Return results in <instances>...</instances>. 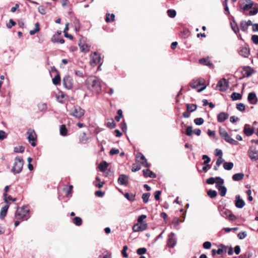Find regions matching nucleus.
I'll list each match as a JSON object with an SVG mask.
<instances>
[{
	"mask_svg": "<svg viewBox=\"0 0 258 258\" xmlns=\"http://www.w3.org/2000/svg\"><path fill=\"white\" fill-rule=\"evenodd\" d=\"M86 84L87 88L95 93H99L101 90L100 82L95 76L88 77L86 81Z\"/></svg>",
	"mask_w": 258,
	"mask_h": 258,
	"instance_id": "nucleus-1",
	"label": "nucleus"
},
{
	"mask_svg": "<svg viewBox=\"0 0 258 258\" xmlns=\"http://www.w3.org/2000/svg\"><path fill=\"white\" fill-rule=\"evenodd\" d=\"M205 80L203 78H200L197 80H193L190 83V86L194 89H196L198 92H201L204 90L206 86L205 85Z\"/></svg>",
	"mask_w": 258,
	"mask_h": 258,
	"instance_id": "nucleus-2",
	"label": "nucleus"
},
{
	"mask_svg": "<svg viewBox=\"0 0 258 258\" xmlns=\"http://www.w3.org/2000/svg\"><path fill=\"white\" fill-rule=\"evenodd\" d=\"M24 161L23 159L20 157H16L15 159L14 166L12 169V171L15 173H20L23 169Z\"/></svg>",
	"mask_w": 258,
	"mask_h": 258,
	"instance_id": "nucleus-3",
	"label": "nucleus"
},
{
	"mask_svg": "<svg viewBox=\"0 0 258 258\" xmlns=\"http://www.w3.org/2000/svg\"><path fill=\"white\" fill-rule=\"evenodd\" d=\"M29 210L25 209L24 207H19L17 209L15 213V217L18 220H25L27 219V215L28 214Z\"/></svg>",
	"mask_w": 258,
	"mask_h": 258,
	"instance_id": "nucleus-4",
	"label": "nucleus"
},
{
	"mask_svg": "<svg viewBox=\"0 0 258 258\" xmlns=\"http://www.w3.org/2000/svg\"><path fill=\"white\" fill-rule=\"evenodd\" d=\"M85 113V110L79 106H74L70 110V115L73 116L76 118H80L82 117Z\"/></svg>",
	"mask_w": 258,
	"mask_h": 258,
	"instance_id": "nucleus-5",
	"label": "nucleus"
},
{
	"mask_svg": "<svg viewBox=\"0 0 258 258\" xmlns=\"http://www.w3.org/2000/svg\"><path fill=\"white\" fill-rule=\"evenodd\" d=\"M216 87L219 91L225 92L229 87V82L226 79L223 78L218 81Z\"/></svg>",
	"mask_w": 258,
	"mask_h": 258,
	"instance_id": "nucleus-6",
	"label": "nucleus"
},
{
	"mask_svg": "<svg viewBox=\"0 0 258 258\" xmlns=\"http://www.w3.org/2000/svg\"><path fill=\"white\" fill-rule=\"evenodd\" d=\"M91 65L93 67L96 66L99 64L101 61V58L100 54L96 52H94L90 55Z\"/></svg>",
	"mask_w": 258,
	"mask_h": 258,
	"instance_id": "nucleus-7",
	"label": "nucleus"
},
{
	"mask_svg": "<svg viewBox=\"0 0 258 258\" xmlns=\"http://www.w3.org/2000/svg\"><path fill=\"white\" fill-rule=\"evenodd\" d=\"M136 162L139 163L142 166L145 167H148L150 166V165L148 163L147 159L141 153H139L136 155Z\"/></svg>",
	"mask_w": 258,
	"mask_h": 258,
	"instance_id": "nucleus-8",
	"label": "nucleus"
},
{
	"mask_svg": "<svg viewBox=\"0 0 258 258\" xmlns=\"http://www.w3.org/2000/svg\"><path fill=\"white\" fill-rule=\"evenodd\" d=\"M248 156L251 160H258V151L255 147H251L248 151Z\"/></svg>",
	"mask_w": 258,
	"mask_h": 258,
	"instance_id": "nucleus-9",
	"label": "nucleus"
},
{
	"mask_svg": "<svg viewBox=\"0 0 258 258\" xmlns=\"http://www.w3.org/2000/svg\"><path fill=\"white\" fill-rule=\"evenodd\" d=\"M27 134L28 135L27 139L29 143L33 147H35L36 146V143H35V141H36V135L35 132L33 130H29L27 132Z\"/></svg>",
	"mask_w": 258,
	"mask_h": 258,
	"instance_id": "nucleus-10",
	"label": "nucleus"
},
{
	"mask_svg": "<svg viewBox=\"0 0 258 258\" xmlns=\"http://www.w3.org/2000/svg\"><path fill=\"white\" fill-rule=\"evenodd\" d=\"M148 227V224L146 222H141L135 224L133 227V230L134 232H139L145 230Z\"/></svg>",
	"mask_w": 258,
	"mask_h": 258,
	"instance_id": "nucleus-11",
	"label": "nucleus"
},
{
	"mask_svg": "<svg viewBox=\"0 0 258 258\" xmlns=\"http://www.w3.org/2000/svg\"><path fill=\"white\" fill-rule=\"evenodd\" d=\"M63 84L65 88L72 89L73 87V79L70 76H66L63 79Z\"/></svg>",
	"mask_w": 258,
	"mask_h": 258,
	"instance_id": "nucleus-12",
	"label": "nucleus"
},
{
	"mask_svg": "<svg viewBox=\"0 0 258 258\" xmlns=\"http://www.w3.org/2000/svg\"><path fill=\"white\" fill-rule=\"evenodd\" d=\"M176 244V240L175 237V234L174 233H171L169 236L167 241V245L169 247H173Z\"/></svg>",
	"mask_w": 258,
	"mask_h": 258,
	"instance_id": "nucleus-13",
	"label": "nucleus"
},
{
	"mask_svg": "<svg viewBox=\"0 0 258 258\" xmlns=\"http://www.w3.org/2000/svg\"><path fill=\"white\" fill-rule=\"evenodd\" d=\"M220 215L223 217H228L231 220H234L235 217L233 215L230 211L224 209L220 212Z\"/></svg>",
	"mask_w": 258,
	"mask_h": 258,
	"instance_id": "nucleus-14",
	"label": "nucleus"
},
{
	"mask_svg": "<svg viewBox=\"0 0 258 258\" xmlns=\"http://www.w3.org/2000/svg\"><path fill=\"white\" fill-rule=\"evenodd\" d=\"M254 127H251L249 124H245L244 126L243 132L247 136H251L254 133Z\"/></svg>",
	"mask_w": 258,
	"mask_h": 258,
	"instance_id": "nucleus-15",
	"label": "nucleus"
},
{
	"mask_svg": "<svg viewBox=\"0 0 258 258\" xmlns=\"http://www.w3.org/2000/svg\"><path fill=\"white\" fill-rule=\"evenodd\" d=\"M247 100L249 103L251 104H256L257 102V98L255 93L254 92H250L248 94Z\"/></svg>",
	"mask_w": 258,
	"mask_h": 258,
	"instance_id": "nucleus-16",
	"label": "nucleus"
},
{
	"mask_svg": "<svg viewBox=\"0 0 258 258\" xmlns=\"http://www.w3.org/2000/svg\"><path fill=\"white\" fill-rule=\"evenodd\" d=\"M245 205L244 201L240 198L239 195L235 197V206L238 208H242Z\"/></svg>",
	"mask_w": 258,
	"mask_h": 258,
	"instance_id": "nucleus-17",
	"label": "nucleus"
},
{
	"mask_svg": "<svg viewBox=\"0 0 258 258\" xmlns=\"http://www.w3.org/2000/svg\"><path fill=\"white\" fill-rule=\"evenodd\" d=\"M253 73L254 71L253 69L249 67H245L243 69V75L244 77H249Z\"/></svg>",
	"mask_w": 258,
	"mask_h": 258,
	"instance_id": "nucleus-18",
	"label": "nucleus"
},
{
	"mask_svg": "<svg viewBox=\"0 0 258 258\" xmlns=\"http://www.w3.org/2000/svg\"><path fill=\"white\" fill-rule=\"evenodd\" d=\"M218 121L220 122H223L229 117V114L227 113L221 112L218 115Z\"/></svg>",
	"mask_w": 258,
	"mask_h": 258,
	"instance_id": "nucleus-19",
	"label": "nucleus"
},
{
	"mask_svg": "<svg viewBox=\"0 0 258 258\" xmlns=\"http://www.w3.org/2000/svg\"><path fill=\"white\" fill-rule=\"evenodd\" d=\"M239 53L244 57H247L249 55V49L246 47H243L240 50Z\"/></svg>",
	"mask_w": 258,
	"mask_h": 258,
	"instance_id": "nucleus-20",
	"label": "nucleus"
},
{
	"mask_svg": "<svg viewBox=\"0 0 258 258\" xmlns=\"http://www.w3.org/2000/svg\"><path fill=\"white\" fill-rule=\"evenodd\" d=\"M143 172L145 177H156V175L149 169L143 170Z\"/></svg>",
	"mask_w": 258,
	"mask_h": 258,
	"instance_id": "nucleus-21",
	"label": "nucleus"
},
{
	"mask_svg": "<svg viewBox=\"0 0 258 258\" xmlns=\"http://www.w3.org/2000/svg\"><path fill=\"white\" fill-rule=\"evenodd\" d=\"M9 208V205H7L4 206L1 211L0 212V218L2 219H4L5 216L7 215L8 210Z\"/></svg>",
	"mask_w": 258,
	"mask_h": 258,
	"instance_id": "nucleus-22",
	"label": "nucleus"
},
{
	"mask_svg": "<svg viewBox=\"0 0 258 258\" xmlns=\"http://www.w3.org/2000/svg\"><path fill=\"white\" fill-rule=\"evenodd\" d=\"M224 139L226 142L232 145H237L238 144V142L232 138L229 134L226 136Z\"/></svg>",
	"mask_w": 258,
	"mask_h": 258,
	"instance_id": "nucleus-23",
	"label": "nucleus"
},
{
	"mask_svg": "<svg viewBox=\"0 0 258 258\" xmlns=\"http://www.w3.org/2000/svg\"><path fill=\"white\" fill-rule=\"evenodd\" d=\"M128 181V177L125 175H121L118 179V182L120 184H126Z\"/></svg>",
	"mask_w": 258,
	"mask_h": 258,
	"instance_id": "nucleus-24",
	"label": "nucleus"
},
{
	"mask_svg": "<svg viewBox=\"0 0 258 258\" xmlns=\"http://www.w3.org/2000/svg\"><path fill=\"white\" fill-rule=\"evenodd\" d=\"M108 163L106 161L101 162L98 165V168L101 172H105L108 167Z\"/></svg>",
	"mask_w": 258,
	"mask_h": 258,
	"instance_id": "nucleus-25",
	"label": "nucleus"
},
{
	"mask_svg": "<svg viewBox=\"0 0 258 258\" xmlns=\"http://www.w3.org/2000/svg\"><path fill=\"white\" fill-rule=\"evenodd\" d=\"M60 134L62 136H66L68 135V129L65 124H62L59 127Z\"/></svg>",
	"mask_w": 258,
	"mask_h": 258,
	"instance_id": "nucleus-26",
	"label": "nucleus"
},
{
	"mask_svg": "<svg viewBox=\"0 0 258 258\" xmlns=\"http://www.w3.org/2000/svg\"><path fill=\"white\" fill-rule=\"evenodd\" d=\"M79 46H80L81 51H82V52H88L90 50V46L88 45L87 44H86V43L81 44L80 43H79Z\"/></svg>",
	"mask_w": 258,
	"mask_h": 258,
	"instance_id": "nucleus-27",
	"label": "nucleus"
},
{
	"mask_svg": "<svg viewBox=\"0 0 258 258\" xmlns=\"http://www.w3.org/2000/svg\"><path fill=\"white\" fill-rule=\"evenodd\" d=\"M244 176L242 173H236L233 175L232 179L234 181H239L243 178Z\"/></svg>",
	"mask_w": 258,
	"mask_h": 258,
	"instance_id": "nucleus-28",
	"label": "nucleus"
},
{
	"mask_svg": "<svg viewBox=\"0 0 258 258\" xmlns=\"http://www.w3.org/2000/svg\"><path fill=\"white\" fill-rule=\"evenodd\" d=\"M253 5V2L251 0H246V4L243 6L244 11L248 10L252 8Z\"/></svg>",
	"mask_w": 258,
	"mask_h": 258,
	"instance_id": "nucleus-29",
	"label": "nucleus"
},
{
	"mask_svg": "<svg viewBox=\"0 0 258 258\" xmlns=\"http://www.w3.org/2000/svg\"><path fill=\"white\" fill-rule=\"evenodd\" d=\"M40 30V25L38 22L35 24V28L30 31L29 33L31 35H33Z\"/></svg>",
	"mask_w": 258,
	"mask_h": 258,
	"instance_id": "nucleus-30",
	"label": "nucleus"
},
{
	"mask_svg": "<svg viewBox=\"0 0 258 258\" xmlns=\"http://www.w3.org/2000/svg\"><path fill=\"white\" fill-rule=\"evenodd\" d=\"M231 98L232 100H241L242 98V95L241 94L236 92H233L231 95Z\"/></svg>",
	"mask_w": 258,
	"mask_h": 258,
	"instance_id": "nucleus-31",
	"label": "nucleus"
},
{
	"mask_svg": "<svg viewBox=\"0 0 258 258\" xmlns=\"http://www.w3.org/2000/svg\"><path fill=\"white\" fill-rule=\"evenodd\" d=\"M219 249L217 250V253L218 254H221L223 252L226 253L227 252V250L228 248L227 246H226L223 244H221L219 246Z\"/></svg>",
	"mask_w": 258,
	"mask_h": 258,
	"instance_id": "nucleus-32",
	"label": "nucleus"
},
{
	"mask_svg": "<svg viewBox=\"0 0 258 258\" xmlns=\"http://www.w3.org/2000/svg\"><path fill=\"white\" fill-rule=\"evenodd\" d=\"M217 188L218 189L219 194L221 197H224L226 195L227 189L224 186H220Z\"/></svg>",
	"mask_w": 258,
	"mask_h": 258,
	"instance_id": "nucleus-33",
	"label": "nucleus"
},
{
	"mask_svg": "<svg viewBox=\"0 0 258 258\" xmlns=\"http://www.w3.org/2000/svg\"><path fill=\"white\" fill-rule=\"evenodd\" d=\"M215 183H216V188H218L219 186L223 185L224 180L220 177H216Z\"/></svg>",
	"mask_w": 258,
	"mask_h": 258,
	"instance_id": "nucleus-34",
	"label": "nucleus"
},
{
	"mask_svg": "<svg viewBox=\"0 0 258 258\" xmlns=\"http://www.w3.org/2000/svg\"><path fill=\"white\" fill-rule=\"evenodd\" d=\"M230 25L232 30L237 34L239 32V28L236 22L233 21L230 23Z\"/></svg>",
	"mask_w": 258,
	"mask_h": 258,
	"instance_id": "nucleus-35",
	"label": "nucleus"
},
{
	"mask_svg": "<svg viewBox=\"0 0 258 258\" xmlns=\"http://www.w3.org/2000/svg\"><path fill=\"white\" fill-rule=\"evenodd\" d=\"M186 106L187 110L190 112L194 111L197 109V105L194 104H186Z\"/></svg>",
	"mask_w": 258,
	"mask_h": 258,
	"instance_id": "nucleus-36",
	"label": "nucleus"
},
{
	"mask_svg": "<svg viewBox=\"0 0 258 258\" xmlns=\"http://www.w3.org/2000/svg\"><path fill=\"white\" fill-rule=\"evenodd\" d=\"M73 223L76 225L79 226L82 224V220L79 217H76L73 219Z\"/></svg>",
	"mask_w": 258,
	"mask_h": 258,
	"instance_id": "nucleus-37",
	"label": "nucleus"
},
{
	"mask_svg": "<svg viewBox=\"0 0 258 258\" xmlns=\"http://www.w3.org/2000/svg\"><path fill=\"white\" fill-rule=\"evenodd\" d=\"M233 167V163L232 162H225L223 164V167L225 170H231Z\"/></svg>",
	"mask_w": 258,
	"mask_h": 258,
	"instance_id": "nucleus-38",
	"label": "nucleus"
},
{
	"mask_svg": "<svg viewBox=\"0 0 258 258\" xmlns=\"http://www.w3.org/2000/svg\"><path fill=\"white\" fill-rule=\"evenodd\" d=\"M248 27L247 26V23L245 21H242L240 22V28L243 32H246Z\"/></svg>",
	"mask_w": 258,
	"mask_h": 258,
	"instance_id": "nucleus-39",
	"label": "nucleus"
},
{
	"mask_svg": "<svg viewBox=\"0 0 258 258\" xmlns=\"http://www.w3.org/2000/svg\"><path fill=\"white\" fill-rule=\"evenodd\" d=\"M150 196V194L149 192L144 193L142 196V199L145 203H147L149 201V198Z\"/></svg>",
	"mask_w": 258,
	"mask_h": 258,
	"instance_id": "nucleus-40",
	"label": "nucleus"
},
{
	"mask_svg": "<svg viewBox=\"0 0 258 258\" xmlns=\"http://www.w3.org/2000/svg\"><path fill=\"white\" fill-rule=\"evenodd\" d=\"M207 195L211 198H215L217 195V193L216 190H212L210 189L208 191Z\"/></svg>",
	"mask_w": 258,
	"mask_h": 258,
	"instance_id": "nucleus-41",
	"label": "nucleus"
},
{
	"mask_svg": "<svg viewBox=\"0 0 258 258\" xmlns=\"http://www.w3.org/2000/svg\"><path fill=\"white\" fill-rule=\"evenodd\" d=\"M52 82L54 85H58L60 83V77L59 75H57L52 79Z\"/></svg>",
	"mask_w": 258,
	"mask_h": 258,
	"instance_id": "nucleus-42",
	"label": "nucleus"
},
{
	"mask_svg": "<svg viewBox=\"0 0 258 258\" xmlns=\"http://www.w3.org/2000/svg\"><path fill=\"white\" fill-rule=\"evenodd\" d=\"M124 197L125 198H126L128 200L130 201H134L135 200V195L134 194H130L128 192H126L124 195Z\"/></svg>",
	"mask_w": 258,
	"mask_h": 258,
	"instance_id": "nucleus-43",
	"label": "nucleus"
},
{
	"mask_svg": "<svg viewBox=\"0 0 258 258\" xmlns=\"http://www.w3.org/2000/svg\"><path fill=\"white\" fill-rule=\"evenodd\" d=\"M24 150L25 147L22 146H19L14 148V151L16 153H22Z\"/></svg>",
	"mask_w": 258,
	"mask_h": 258,
	"instance_id": "nucleus-44",
	"label": "nucleus"
},
{
	"mask_svg": "<svg viewBox=\"0 0 258 258\" xmlns=\"http://www.w3.org/2000/svg\"><path fill=\"white\" fill-rule=\"evenodd\" d=\"M204 122V120L203 118H197L194 119V122L196 125H202Z\"/></svg>",
	"mask_w": 258,
	"mask_h": 258,
	"instance_id": "nucleus-45",
	"label": "nucleus"
},
{
	"mask_svg": "<svg viewBox=\"0 0 258 258\" xmlns=\"http://www.w3.org/2000/svg\"><path fill=\"white\" fill-rule=\"evenodd\" d=\"M167 14L169 17L173 18L175 17L176 13L175 10L170 9L167 11Z\"/></svg>",
	"mask_w": 258,
	"mask_h": 258,
	"instance_id": "nucleus-46",
	"label": "nucleus"
},
{
	"mask_svg": "<svg viewBox=\"0 0 258 258\" xmlns=\"http://www.w3.org/2000/svg\"><path fill=\"white\" fill-rule=\"evenodd\" d=\"M80 141L81 143L84 144L87 142V138L86 137V134L85 133H83L82 135H81Z\"/></svg>",
	"mask_w": 258,
	"mask_h": 258,
	"instance_id": "nucleus-47",
	"label": "nucleus"
},
{
	"mask_svg": "<svg viewBox=\"0 0 258 258\" xmlns=\"http://www.w3.org/2000/svg\"><path fill=\"white\" fill-rule=\"evenodd\" d=\"M236 108L239 111H243L245 108V105L242 103L237 104Z\"/></svg>",
	"mask_w": 258,
	"mask_h": 258,
	"instance_id": "nucleus-48",
	"label": "nucleus"
},
{
	"mask_svg": "<svg viewBox=\"0 0 258 258\" xmlns=\"http://www.w3.org/2000/svg\"><path fill=\"white\" fill-rule=\"evenodd\" d=\"M39 12L42 15H45L46 13V8L43 6H40L38 8Z\"/></svg>",
	"mask_w": 258,
	"mask_h": 258,
	"instance_id": "nucleus-49",
	"label": "nucleus"
},
{
	"mask_svg": "<svg viewBox=\"0 0 258 258\" xmlns=\"http://www.w3.org/2000/svg\"><path fill=\"white\" fill-rule=\"evenodd\" d=\"M199 62L200 63L206 65V66L212 65V63L209 60H208L205 58H202V59H200Z\"/></svg>",
	"mask_w": 258,
	"mask_h": 258,
	"instance_id": "nucleus-50",
	"label": "nucleus"
},
{
	"mask_svg": "<svg viewBox=\"0 0 258 258\" xmlns=\"http://www.w3.org/2000/svg\"><path fill=\"white\" fill-rule=\"evenodd\" d=\"M147 251V249L144 247L138 248L137 250V253L139 255H142L145 253Z\"/></svg>",
	"mask_w": 258,
	"mask_h": 258,
	"instance_id": "nucleus-51",
	"label": "nucleus"
},
{
	"mask_svg": "<svg viewBox=\"0 0 258 258\" xmlns=\"http://www.w3.org/2000/svg\"><path fill=\"white\" fill-rule=\"evenodd\" d=\"M118 115L115 116V119L117 121H119L120 119L122 117V111L121 109L117 111Z\"/></svg>",
	"mask_w": 258,
	"mask_h": 258,
	"instance_id": "nucleus-52",
	"label": "nucleus"
},
{
	"mask_svg": "<svg viewBox=\"0 0 258 258\" xmlns=\"http://www.w3.org/2000/svg\"><path fill=\"white\" fill-rule=\"evenodd\" d=\"M219 134L223 139L226 137V136L228 135L227 132L225 130L222 129L221 128H220L219 130Z\"/></svg>",
	"mask_w": 258,
	"mask_h": 258,
	"instance_id": "nucleus-53",
	"label": "nucleus"
},
{
	"mask_svg": "<svg viewBox=\"0 0 258 258\" xmlns=\"http://www.w3.org/2000/svg\"><path fill=\"white\" fill-rule=\"evenodd\" d=\"M16 25V23L13 19H10L9 20V23L7 24V27L10 29L12 27V26H14Z\"/></svg>",
	"mask_w": 258,
	"mask_h": 258,
	"instance_id": "nucleus-54",
	"label": "nucleus"
},
{
	"mask_svg": "<svg viewBox=\"0 0 258 258\" xmlns=\"http://www.w3.org/2000/svg\"><path fill=\"white\" fill-rule=\"evenodd\" d=\"M9 186H6L5 187V193L4 194V199H5V202L6 203H8V199H7V196H8V194H7V192L9 190Z\"/></svg>",
	"mask_w": 258,
	"mask_h": 258,
	"instance_id": "nucleus-55",
	"label": "nucleus"
},
{
	"mask_svg": "<svg viewBox=\"0 0 258 258\" xmlns=\"http://www.w3.org/2000/svg\"><path fill=\"white\" fill-rule=\"evenodd\" d=\"M193 133L192 128L191 126H189L186 128V134L187 136H190Z\"/></svg>",
	"mask_w": 258,
	"mask_h": 258,
	"instance_id": "nucleus-56",
	"label": "nucleus"
},
{
	"mask_svg": "<svg viewBox=\"0 0 258 258\" xmlns=\"http://www.w3.org/2000/svg\"><path fill=\"white\" fill-rule=\"evenodd\" d=\"M202 159L203 160H205V161L204 162V164H208L211 161L210 158L207 155H204L202 156Z\"/></svg>",
	"mask_w": 258,
	"mask_h": 258,
	"instance_id": "nucleus-57",
	"label": "nucleus"
},
{
	"mask_svg": "<svg viewBox=\"0 0 258 258\" xmlns=\"http://www.w3.org/2000/svg\"><path fill=\"white\" fill-rule=\"evenodd\" d=\"M65 98V95L62 93L60 95H58L57 99L59 102L63 103Z\"/></svg>",
	"mask_w": 258,
	"mask_h": 258,
	"instance_id": "nucleus-58",
	"label": "nucleus"
},
{
	"mask_svg": "<svg viewBox=\"0 0 258 258\" xmlns=\"http://www.w3.org/2000/svg\"><path fill=\"white\" fill-rule=\"evenodd\" d=\"M224 161V159L222 158V157H219V158L217 160L216 164V165L219 167L221 164H222V163Z\"/></svg>",
	"mask_w": 258,
	"mask_h": 258,
	"instance_id": "nucleus-59",
	"label": "nucleus"
},
{
	"mask_svg": "<svg viewBox=\"0 0 258 258\" xmlns=\"http://www.w3.org/2000/svg\"><path fill=\"white\" fill-rule=\"evenodd\" d=\"M258 13V9L257 8H254L252 10H250L249 12V15L250 16H253L256 15Z\"/></svg>",
	"mask_w": 258,
	"mask_h": 258,
	"instance_id": "nucleus-60",
	"label": "nucleus"
},
{
	"mask_svg": "<svg viewBox=\"0 0 258 258\" xmlns=\"http://www.w3.org/2000/svg\"><path fill=\"white\" fill-rule=\"evenodd\" d=\"M203 247L205 249H210L211 247V243L209 241H206L203 244Z\"/></svg>",
	"mask_w": 258,
	"mask_h": 258,
	"instance_id": "nucleus-61",
	"label": "nucleus"
},
{
	"mask_svg": "<svg viewBox=\"0 0 258 258\" xmlns=\"http://www.w3.org/2000/svg\"><path fill=\"white\" fill-rule=\"evenodd\" d=\"M161 194V191L160 190H157L155 192L154 198L156 200L159 201L160 200V196Z\"/></svg>",
	"mask_w": 258,
	"mask_h": 258,
	"instance_id": "nucleus-62",
	"label": "nucleus"
},
{
	"mask_svg": "<svg viewBox=\"0 0 258 258\" xmlns=\"http://www.w3.org/2000/svg\"><path fill=\"white\" fill-rule=\"evenodd\" d=\"M251 40L253 41V42L255 44H258V35H253L251 37Z\"/></svg>",
	"mask_w": 258,
	"mask_h": 258,
	"instance_id": "nucleus-63",
	"label": "nucleus"
},
{
	"mask_svg": "<svg viewBox=\"0 0 258 258\" xmlns=\"http://www.w3.org/2000/svg\"><path fill=\"white\" fill-rule=\"evenodd\" d=\"M99 258H111V254L106 253L105 254H102V255H100Z\"/></svg>",
	"mask_w": 258,
	"mask_h": 258,
	"instance_id": "nucleus-64",
	"label": "nucleus"
}]
</instances>
